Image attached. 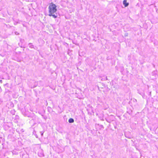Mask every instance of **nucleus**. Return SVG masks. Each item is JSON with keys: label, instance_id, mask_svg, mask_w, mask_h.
Wrapping results in <instances>:
<instances>
[{"label": "nucleus", "instance_id": "nucleus-1", "mask_svg": "<svg viewBox=\"0 0 158 158\" xmlns=\"http://www.w3.org/2000/svg\"><path fill=\"white\" fill-rule=\"evenodd\" d=\"M48 9V15L50 16H52L54 18H56L57 16L54 14V13L56 12L57 10L56 5L53 2H51L49 4Z\"/></svg>", "mask_w": 158, "mask_h": 158}, {"label": "nucleus", "instance_id": "nucleus-2", "mask_svg": "<svg viewBox=\"0 0 158 158\" xmlns=\"http://www.w3.org/2000/svg\"><path fill=\"white\" fill-rule=\"evenodd\" d=\"M123 4L125 7H127L129 5V3L127 2V0H124L123 1Z\"/></svg>", "mask_w": 158, "mask_h": 158}, {"label": "nucleus", "instance_id": "nucleus-3", "mask_svg": "<svg viewBox=\"0 0 158 158\" xmlns=\"http://www.w3.org/2000/svg\"><path fill=\"white\" fill-rule=\"evenodd\" d=\"M74 121V120L72 118H70L69 119V123H73Z\"/></svg>", "mask_w": 158, "mask_h": 158}]
</instances>
